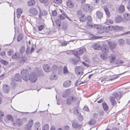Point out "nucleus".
I'll return each mask as SVG.
<instances>
[{
	"instance_id": "50",
	"label": "nucleus",
	"mask_w": 130,
	"mask_h": 130,
	"mask_svg": "<svg viewBox=\"0 0 130 130\" xmlns=\"http://www.w3.org/2000/svg\"><path fill=\"white\" fill-rule=\"evenodd\" d=\"M13 53V51L12 50H11L7 52L8 55L9 56L11 55Z\"/></svg>"
},
{
	"instance_id": "52",
	"label": "nucleus",
	"mask_w": 130,
	"mask_h": 130,
	"mask_svg": "<svg viewBox=\"0 0 130 130\" xmlns=\"http://www.w3.org/2000/svg\"><path fill=\"white\" fill-rule=\"evenodd\" d=\"M0 62L3 64L5 65H6L7 63V62L6 61L3 60H0Z\"/></svg>"
},
{
	"instance_id": "9",
	"label": "nucleus",
	"mask_w": 130,
	"mask_h": 130,
	"mask_svg": "<svg viewBox=\"0 0 130 130\" xmlns=\"http://www.w3.org/2000/svg\"><path fill=\"white\" fill-rule=\"evenodd\" d=\"M37 79V75L35 73H33L31 74L29 79L30 81L32 83L35 82Z\"/></svg>"
},
{
	"instance_id": "6",
	"label": "nucleus",
	"mask_w": 130,
	"mask_h": 130,
	"mask_svg": "<svg viewBox=\"0 0 130 130\" xmlns=\"http://www.w3.org/2000/svg\"><path fill=\"white\" fill-rule=\"evenodd\" d=\"M83 10L86 12H91L93 9V7L88 4H86L83 5Z\"/></svg>"
},
{
	"instance_id": "42",
	"label": "nucleus",
	"mask_w": 130,
	"mask_h": 130,
	"mask_svg": "<svg viewBox=\"0 0 130 130\" xmlns=\"http://www.w3.org/2000/svg\"><path fill=\"white\" fill-rule=\"evenodd\" d=\"M44 25H42L38 26L37 27L39 31H41L44 29Z\"/></svg>"
},
{
	"instance_id": "62",
	"label": "nucleus",
	"mask_w": 130,
	"mask_h": 130,
	"mask_svg": "<svg viewBox=\"0 0 130 130\" xmlns=\"http://www.w3.org/2000/svg\"><path fill=\"white\" fill-rule=\"evenodd\" d=\"M56 25L57 27H60V22L58 21H57L56 23Z\"/></svg>"
},
{
	"instance_id": "11",
	"label": "nucleus",
	"mask_w": 130,
	"mask_h": 130,
	"mask_svg": "<svg viewBox=\"0 0 130 130\" xmlns=\"http://www.w3.org/2000/svg\"><path fill=\"white\" fill-rule=\"evenodd\" d=\"M33 123L32 120L29 121L27 124L25 126L26 129L27 130H30Z\"/></svg>"
},
{
	"instance_id": "57",
	"label": "nucleus",
	"mask_w": 130,
	"mask_h": 130,
	"mask_svg": "<svg viewBox=\"0 0 130 130\" xmlns=\"http://www.w3.org/2000/svg\"><path fill=\"white\" fill-rule=\"evenodd\" d=\"M74 114H76L77 115H80V113H79L78 112V111L77 110H74Z\"/></svg>"
},
{
	"instance_id": "36",
	"label": "nucleus",
	"mask_w": 130,
	"mask_h": 130,
	"mask_svg": "<svg viewBox=\"0 0 130 130\" xmlns=\"http://www.w3.org/2000/svg\"><path fill=\"white\" fill-rule=\"evenodd\" d=\"M103 9L107 16L109 17L110 15V14L108 8L107 7H105Z\"/></svg>"
},
{
	"instance_id": "46",
	"label": "nucleus",
	"mask_w": 130,
	"mask_h": 130,
	"mask_svg": "<svg viewBox=\"0 0 130 130\" xmlns=\"http://www.w3.org/2000/svg\"><path fill=\"white\" fill-rule=\"evenodd\" d=\"M63 72L65 74L68 73V71L67 68L66 66H64L63 68Z\"/></svg>"
},
{
	"instance_id": "26",
	"label": "nucleus",
	"mask_w": 130,
	"mask_h": 130,
	"mask_svg": "<svg viewBox=\"0 0 130 130\" xmlns=\"http://www.w3.org/2000/svg\"><path fill=\"white\" fill-rule=\"evenodd\" d=\"M25 47L24 46H22L19 50V53L21 55H23L25 51Z\"/></svg>"
},
{
	"instance_id": "51",
	"label": "nucleus",
	"mask_w": 130,
	"mask_h": 130,
	"mask_svg": "<svg viewBox=\"0 0 130 130\" xmlns=\"http://www.w3.org/2000/svg\"><path fill=\"white\" fill-rule=\"evenodd\" d=\"M95 121L94 120L92 119L90 121L89 123L90 124L93 125L95 123Z\"/></svg>"
},
{
	"instance_id": "14",
	"label": "nucleus",
	"mask_w": 130,
	"mask_h": 130,
	"mask_svg": "<svg viewBox=\"0 0 130 130\" xmlns=\"http://www.w3.org/2000/svg\"><path fill=\"white\" fill-rule=\"evenodd\" d=\"M3 92L5 93H8L10 90V87L6 84L4 85L3 87Z\"/></svg>"
},
{
	"instance_id": "55",
	"label": "nucleus",
	"mask_w": 130,
	"mask_h": 130,
	"mask_svg": "<svg viewBox=\"0 0 130 130\" xmlns=\"http://www.w3.org/2000/svg\"><path fill=\"white\" fill-rule=\"evenodd\" d=\"M67 26L68 25L67 24H65L63 25L62 28L63 29L66 30L67 29Z\"/></svg>"
},
{
	"instance_id": "35",
	"label": "nucleus",
	"mask_w": 130,
	"mask_h": 130,
	"mask_svg": "<svg viewBox=\"0 0 130 130\" xmlns=\"http://www.w3.org/2000/svg\"><path fill=\"white\" fill-rule=\"evenodd\" d=\"M119 12L120 13H123L125 10L124 7L123 5L121 6L119 8Z\"/></svg>"
},
{
	"instance_id": "15",
	"label": "nucleus",
	"mask_w": 130,
	"mask_h": 130,
	"mask_svg": "<svg viewBox=\"0 0 130 130\" xmlns=\"http://www.w3.org/2000/svg\"><path fill=\"white\" fill-rule=\"evenodd\" d=\"M72 125L73 127L74 128H76L79 127L81 125L78 123L77 121L74 120L72 122Z\"/></svg>"
},
{
	"instance_id": "60",
	"label": "nucleus",
	"mask_w": 130,
	"mask_h": 130,
	"mask_svg": "<svg viewBox=\"0 0 130 130\" xmlns=\"http://www.w3.org/2000/svg\"><path fill=\"white\" fill-rule=\"evenodd\" d=\"M40 2L42 3H46L47 2L48 0H39Z\"/></svg>"
},
{
	"instance_id": "44",
	"label": "nucleus",
	"mask_w": 130,
	"mask_h": 130,
	"mask_svg": "<svg viewBox=\"0 0 130 130\" xmlns=\"http://www.w3.org/2000/svg\"><path fill=\"white\" fill-rule=\"evenodd\" d=\"M124 61L122 60H118L116 61V64H119L123 63Z\"/></svg>"
},
{
	"instance_id": "24",
	"label": "nucleus",
	"mask_w": 130,
	"mask_h": 130,
	"mask_svg": "<svg viewBox=\"0 0 130 130\" xmlns=\"http://www.w3.org/2000/svg\"><path fill=\"white\" fill-rule=\"evenodd\" d=\"M96 14L98 18L101 19L102 18L103 14L102 12L100 11H98L96 12Z\"/></svg>"
},
{
	"instance_id": "8",
	"label": "nucleus",
	"mask_w": 130,
	"mask_h": 130,
	"mask_svg": "<svg viewBox=\"0 0 130 130\" xmlns=\"http://www.w3.org/2000/svg\"><path fill=\"white\" fill-rule=\"evenodd\" d=\"M87 26L90 28L93 27L97 28L98 29V32L100 33H102L103 32V31H99V30H101V28H99L98 25L96 24H91L90 23H87Z\"/></svg>"
},
{
	"instance_id": "23",
	"label": "nucleus",
	"mask_w": 130,
	"mask_h": 130,
	"mask_svg": "<svg viewBox=\"0 0 130 130\" xmlns=\"http://www.w3.org/2000/svg\"><path fill=\"white\" fill-rule=\"evenodd\" d=\"M67 5L69 8H72L74 6V3L71 1H68L67 2Z\"/></svg>"
},
{
	"instance_id": "30",
	"label": "nucleus",
	"mask_w": 130,
	"mask_h": 130,
	"mask_svg": "<svg viewBox=\"0 0 130 130\" xmlns=\"http://www.w3.org/2000/svg\"><path fill=\"white\" fill-rule=\"evenodd\" d=\"M122 20V18L120 16H117L115 19V21L116 22L119 23L121 22Z\"/></svg>"
},
{
	"instance_id": "31",
	"label": "nucleus",
	"mask_w": 130,
	"mask_h": 130,
	"mask_svg": "<svg viewBox=\"0 0 130 130\" xmlns=\"http://www.w3.org/2000/svg\"><path fill=\"white\" fill-rule=\"evenodd\" d=\"M124 17L125 19L127 21L130 20V14L125 13L124 14Z\"/></svg>"
},
{
	"instance_id": "47",
	"label": "nucleus",
	"mask_w": 130,
	"mask_h": 130,
	"mask_svg": "<svg viewBox=\"0 0 130 130\" xmlns=\"http://www.w3.org/2000/svg\"><path fill=\"white\" fill-rule=\"evenodd\" d=\"M51 14L53 16H56L57 14V12L56 10L52 11Z\"/></svg>"
},
{
	"instance_id": "64",
	"label": "nucleus",
	"mask_w": 130,
	"mask_h": 130,
	"mask_svg": "<svg viewBox=\"0 0 130 130\" xmlns=\"http://www.w3.org/2000/svg\"><path fill=\"white\" fill-rule=\"evenodd\" d=\"M109 22L111 24L112 23H113V21L111 19H108L106 21V23H107V22Z\"/></svg>"
},
{
	"instance_id": "58",
	"label": "nucleus",
	"mask_w": 130,
	"mask_h": 130,
	"mask_svg": "<svg viewBox=\"0 0 130 130\" xmlns=\"http://www.w3.org/2000/svg\"><path fill=\"white\" fill-rule=\"evenodd\" d=\"M57 68V66L56 65H54L52 67V69L53 70V71H55L56 70Z\"/></svg>"
},
{
	"instance_id": "53",
	"label": "nucleus",
	"mask_w": 130,
	"mask_h": 130,
	"mask_svg": "<svg viewBox=\"0 0 130 130\" xmlns=\"http://www.w3.org/2000/svg\"><path fill=\"white\" fill-rule=\"evenodd\" d=\"M78 116H79L78 117V119L80 121H82L83 120V117L81 115V114L80 113V115H79Z\"/></svg>"
},
{
	"instance_id": "3",
	"label": "nucleus",
	"mask_w": 130,
	"mask_h": 130,
	"mask_svg": "<svg viewBox=\"0 0 130 130\" xmlns=\"http://www.w3.org/2000/svg\"><path fill=\"white\" fill-rule=\"evenodd\" d=\"M22 78L25 81H27L29 78L28 71L26 69H23L21 72Z\"/></svg>"
},
{
	"instance_id": "18",
	"label": "nucleus",
	"mask_w": 130,
	"mask_h": 130,
	"mask_svg": "<svg viewBox=\"0 0 130 130\" xmlns=\"http://www.w3.org/2000/svg\"><path fill=\"white\" fill-rule=\"evenodd\" d=\"M40 125V123L39 122H37L35 123L34 125V130H38Z\"/></svg>"
},
{
	"instance_id": "54",
	"label": "nucleus",
	"mask_w": 130,
	"mask_h": 130,
	"mask_svg": "<svg viewBox=\"0 0 130 130\" xmlns=\"http://www.w3.org/2000/svg\"><path fill=\"white\" fill-rule=\"evenodd\" d=\"M59 18L60 20L64 19L65 18L64 17V15L62 14H59Z\"/></svg>"
},
{
	"instance_id": "19",
	"label": "nucleus",
	"mask_w": 130,
	"mask_h": 130,
	"mask_svg": "<svg viewBox=\"0 0 130 130\" xmlns=\"http://www.w3.org/2000/svg\"><path fill=\"white\" fill-rule=\"evenodd\" d=\"M109 49L107 46H105L102 48V52L103 53L106 54L109 51Z\"/></svg>"
},
{
	"instance_id": "12",
	"label": "nucleus",
	"mask_w": 130,
	"mask_h": 130,
	"mask_svg": "<svg viewBox=\"0 0 130 130\" xmlns=\"http://www.w3.org/2000/svg\"><path fill=\"white\" fill-rule=\"evenodd\" d=\"M43 68L44 70L47 72H49L51 70V67L47 64H44L43 65Z\"/></svg>"
},
{
	"instance_id": "38",
	"label": "nucleus",
	"mask_w": 130,
	"mask_h": 130,
	"mask_svg": "<svg viewBox=\"0 0 130 130\" xmlns=\"http://www.w3.org/2000/svg\"><path fill=\"white\" fill-rule=\"evenodd\" d=\"M20 58H21V62H25L27 60V57L25 56L23 57L22 55H21Z\"/></svg>"
},
{
	"instance_id": "25",
	"label": "nucleus",
	"mask_w": 130,
	"mask_h": 130,
	"mask_svg": "<svg viewBox=\"0 0 130 130\" xmlns=\"http://www.w3.org/2000/svg\"><path fill=\"white\" fill-rule=\"evenodd\" d=\"M116 56L115 55L111 54L110 56V62L111 63H113L116 60Z\"/></svg>"
},
{
	"instance_id": "43",
	"label": "nucleus",
	"mask_w": 130,
	"mask_h": 130,
	"mask_svg": "<svg viewBox=\"0 0 130 130\" xmlns=\"http://www.w3.org/2000/svg\"><path fill=\"white\" fill-rule=\"evenodd\" d=\"M26 52V54H28L31 53V52H30V47L29 46L27 47Z\"/></svg>"
},
{
	"instance_id": "39",
	"label": "nucleus",
	"mask_w": 130,
	"mask_h": 130,
	"mask_svg": "<svg viewBox=\"0 0 130 130\" xmlns=\"http://www.w3.org/2000/svg\"><path fill=\"white\" fill-rule=\"evenodd\" d=\"M49 125L48 124L44 125L42 127V130H48Z\"/></svg>"
},
{
	"instance_id": "37",
	"label": "nucleus",
	"mask_w": 130,
	"mask_h": 130,
	"mask_svg": "<svg viewBox=\"0 0 130 130\" xmlns=\"http://www.w3.org/2000/svg\"><path fill=\"white\" fill-rule=\"evenodd\" d=\"M50 78L51 80H55L57 79V77L55 75L53 74L50 76Z\"/></svg>"
},
{
	"instance_id": "27",
	"label": "nucleus",
	"mask_w": 130,
	"mask_h": 130,
	"mask_svg": "<svg viewBox=\"0 0 130 130\" xmlns=\"http://www.w3.org/2000/svg\"><path fill=\"white\" fill-rule=\"evenodd\" d=\"M21 55L20 53H16L14 55H13L12 57L13 58L15 59L16 60L18 59L19 58H20Z\"/></svg>"
},
{
	"instance_id": "21",
	"label": "nucleus",
	"mask_w": 130,
	"mask_h": 130,
	"mask_svg": "<svg viewBox=\"0 0 130 130\" xmlns=\"http://www.w3.org/2000/svg\"><path fill=\"white\" fill-rule=\"evenodd\" d=\"M25 120L26 119L25 118L23 119L21 121L20 119H18L16 120V123L18 125L21 126L23 124V121Z\"/></svg>"
},
{
	"instance_id": "13",
	"label": "nucleus",
	"mask_w": 130,
	"mask_h": 130,
	"mask_svg": "<svg viewBox=\"0 0 130 130\" xmlns=\"http://www.w3.org/2000/svg\"><path fill=\"white\" fill-rule=\"evenodd\" d=\"M108 44L111 50L114 49L117 46V44L116 43L113 42H108Z\"/></svg>"
},
{
	"instance_id": "7",
	"label": "nucleus",
	"mask_w": 130,
	"mask_h": 130,
	"mask_svg": "<svg viewBox=\"0 0 130 130\" xmlns=\"http://www.w3.org/2000/svg\"><path fill=\"white\" fill-rule=\"evenodd\" d=\"M77 99L76 97L74 96H70L67 100V103L68 105H70L73 102H75Z\"/></svg>"
},
{
	"instance_id": "33",
	"label": "nucleus",
	"mask_w": 130,
	"mask_h": 130,
	"mask_svg": "<svg viewBox=\"0 0 130 130\" xmlns=\"http://www.w3.org/2000/svg\"><path fill=\"white\" fill-rule=\"evenodd\" d=\"M75 73L77 75L79 74L80 73V67L79 66L77 67L75 69Z\"/></svg>"
},
{
	"instance_id": "40",
	"label": "nucleus",
	"mask_w": 130,
	"mask_h": 130,
	"mask_svg": "<svg viewBox=\"0 0 130 130\" xmlns=\"http://www.w3.org/2000/svg\"><path fill=\"white\" fill-rule=\"evenodd\" d=\"M118 42L120 45H123L125 43V41L123 39H121L119 40Z\"/></svg>"
},
{
	"instance_id": "61",
	"label": "nucleus",
	"mask_w": 130,
	"mask_h": 130,
	"mask_svg": "<svg viewBox=\"0 0 130 130\" xmlns=\"http://www.w3.org/2000/svg\"><path fill=\"white\" fill-rule=\"evenodd\" d=\"M87 19L88 21L89 22H91L92 21V18L90 16H88L87 17Z\"/></svg>"
},
{
	"instance_id": "45",
	"label": "nucleus",
	"mask_w": 130,
	"mask_h": 130,
	"mask_svg": "<svg viewBox=\"0 0 130 130\" xmlns=\"http://www.w3.org/2000/svg\"><path fill=\"white\" fill-rule=\"evenodd\" d=\"M6 118L9 120L13 122V119L12 116L10 115H8L7 116Z\"/></svg>"
},
{
	"instance_id": "22",
	"label": "nucleus",
	"mask_w": 130,
	"mask_h": 130,
	"mask_svg": "<svg viewBox=\"0 0 130 130\" xmlns=\"http://www.w3.org/2000/svg\"><path fill=\"white\" fill-rule=\"evenodd\" d=\"M71 85V82L70 80H67L63 84V86L65 87H68Z\"/></svg>"
},
{
	"instance_id": "5",
	"label": "nucleus",
	"mask_w": 130,
	"mask_h": 130,
	"mask_svg": "<svg viewBox=\"0 0 130 130\" xmlns=\"http://www.w3.org/2000/svg\"><path fill=\"white\" fill-rule=\"evenodd\" d=\"M77 15L81 22H83L86 21V17L84 14L82 13V10H80L78 11Z\"/></svg>"
},
{
	"instance_id": "2",
	"label": "nucleus",
	"mask_w": 130,
	"mask_h": 130,
	"mask_svg": "<svg viewBox=\"0 0 130 130\" xmlns=\"http://www.w3.org/2000/svg\"><path fill=\"white\" fill-rule=\"evenodd\" d=\"M120 98V97L119 96V94L117 92H115L113 93L112 95L109 97L110 100L112 105L115 106L117 104L114 98L119 100Z\"/></svg>"
},
{
	"instance_id": "56",
	"label": "nucleus",
	"mask_w": 130,
	"mask_h": 130,
	"mask_svg": "<svg viewBox=\"0 0 130 130\" xmlns=\"http://www.w3.org/2000/svg\"><path fill=\"white\" fill-rule=\"evenodd\" d=\"M68 42L67 41H64L63 43H61V45L62 46H66Z\"/></svg>"
},
{
	"instance_id": "20",
	"label": "nucleus",
	"mask_w": 130,
	"mask_h": 130,
	"mask_svg": "<svg viewBox=\"0 0 130 130\" xmlns=\"http://www.w3.org/2000/svg\"><path fill=\"white\" fill-rule=\"evenodd\" d=\"M70 90L69 89H68L65 91L63 94L62 95V96L64 98L67 97L70 94Z\"/></svg>"
},
{
	"instance_id": "16",
	"label": "nucleus",
	"mask_w": 130,
	"mask_h": 130,
	"mask_svg": "<svg viewBox=\"0 0 130 130\" xmlns=\"http://www.w3.org/2000/svg\"><path fill=\"white\" fill-rule=\"evenodd\" d=\"M47 14V12L46 11L43 10L42 11H40V14L39 15V17L41 18H43V17L45 18V16Z\"/></svg>"
},
{
	"instance_id": "10",
	"label": "nucleus",
	"mask_w": 130,
	"mask_h": 130,
	"mask_svg": "<svg viewBox=\"0 0 130 130\" xmlns=\"http://www.w3.org/2000/svg\"><path fill=\"white\" fill-rule=\"evenodd\" d=\"M29 12L33 15H36L38 13L37 10L35 8H30L29 10Z\"/></svg>"
},
{
	"instance_id": "49",
	"label": "nucleus",
	"mask_w": 130,
	"mask_h": 130,
	"mask_svg": "<svg viewBox=\"0 0 130 130\" xmlns=\"http://www.w3.org/2000/svg\"><path fill=\"white\" fill-rule=\"evenodd\" d=\"M62 14L64 15V16L67 19H68V20H69L70 21H72L73 20L72 19H70V18L68 17L67 15V14L64 12L63 13H62Z\"/></svg>"
},
{
	"instance_id": "59",
	"label": "nucleus",
	"mask_w": 130,
	"mask_h": 130,
	"mask_svg": "<svg viewBox=\"0 0 130 130\" xmlns=\"http://www.w3.org/2000/svg\"><path fill=\"white\" fill-rule=\"evenodd\" d=\"M118 77H119V76H117L115 77L112 78H111V79H109V80H107V81L112 80H114L115 79H116Z\"/></svg>"
},
{
	"instance_id": "1",
	"label": "nucleus",
	"mask_w": 130,
	"mask_h": 130,
	"mask_svg": "<svg viewBox=\"0 0 130 130\" xmlns=\"http://www.w3.org/2000/svg\"><path fill=\"white\" fill-rule=\"evenodd\" d=\"M86 50L85 48H82L76 51L72 50L71 51L72 54L74 55L76 57L74 58H71L70 59V61L72 64L76 65L80 59V58L79 55H82L84 52Z\"/></svg>"
},
{
	"instance_id": "34",
	"label": "nucleus",
	"mask_w": 130,
	"mask_h": 130,
	"mask_svg": "<svg viewBox=\"0 0 130 130\" xmlns=\"http://www.w3.org/2000/svg\"><path fill=\"white\" fill-rule=\"evenodd\" d=\"M102 104L104 110L105 111H107L108 109V107L107 104L105 103H102Z\"/></svg>"
},
{
	"instance_id": "17",
	"label": "nucleus",
	"mask_w": 130,
	"mask_h": 130,
	"mask_svg": "<svg viewBox=\"0 0 130 130\" xmlns=\"http://www.w3.org/2000/svg\"><path fill=\"white\" fill-rule=\"evenodd\" d=\"M14 80L18 82H20L21 78L19 74L17 73L15 74L14 77Z\"/></svg>"
},
{
	"instance_id": "41",
	"label": "nucleus",
	"mask_w": 130,
	"mask_h": 130,
	"mask_svg": "<svg viewBox=\"0 0 130 130\" xmlns=\"http://www.w3.org/2000/svg\"><path fill=\"white\" fill-rule=\"evenodd\" d=\"M23 38V36L21 34H20L18 36L17 38V41H20Z\"/></svg>"
},
{
	"instance_id": "63",
	"label": "nucleus",
	"mask_w": 130,
	"mask_h": 130,
	"mask_svg": "<svg viewBox=\"0 0 130 130\" xmlns=\"http://www.w3.org/2000/svg\"><path fill=\"white\" fill-rule=\"evenodd\" d=\"M62 2V0H56V2L58 4H61Z\"/></svg>"
},
{
	"instance_id": "32",
	"label": "nucleus",
	"mask_w": 130,
	"mask_h": 130,
	"mask_svg": "<svg viewBox=\"0 0 130 130\" xmlns=\"http://www.w3.org/2000/svg\"><path fill=\"white\" fill-rule=\"evenodd\" d=\"M22 12V10L21 9H18L17 10V15L18 18H20L21 14Z\"/></svg>"
},
{
	"instance_id": "4",
	"label": "nucleus",
	"mask_w": 130,
	"mask_h": 130,
	"mask_svg": "<svg viewBox=\"0 0 130 130\" xmlns=\"http://www.w3.org/2000/svg\"><path fill=\"white\" fill-rule=\"evenodd\" d=\"M110 27L114 29V30L116 31L121 30L123 29L122 27L118 26H115V27L113 26H108L107 27L103 26L102 28H103L104 30H106L108 31L110 30Z\"/></svg>"
},
{
	"instance_id": "28",
	"label": "nucleus",
	"mask_w": 130,
	"mask_h": 130,
	"mask_svg": "<svg viewBox=\"0 0 130 130\" xmlns=\"http://www.w3.org/2000/svg\"><path fill=\"white\" fill-rule=\"evenodd\" d=\"M36 2L34 0L29 1L28 3V5L30 6H34Z\"/></svg>"
},
{
	"instance_id": "48",
	"label": "nucleus",
	"mask_w": 130,
	"mask_h": 130,
	"mask_svg": "<svg viewBox=\"0 0 130 130\" xmlns=\"http://www.w3.org/2000/svg\"><path fill=\"white\" fill-rule=\"evenodd\" d=\"M106 54H102L100 55V57L101 58L103 59H106Z\"/></svg>"
},
{
	"instance_id": "29",
	"label": "nucleus",
	"mask_w": 130,
	"mask_h": 130,
	"mask_svg": "<svg viewBox=\"0 0 130 130\" xmlns=\"http://www.w3.org/2000/svg\"><path fill=\"white\" fill-rule=\"evenodd\" d=\"M93 48L95 50H99L101 48L100 45L99 44L95 43L93 45Z\"/></svg>"
}]
</instances>
